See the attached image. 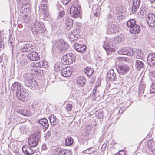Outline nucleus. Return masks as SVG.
<instances>
[{
	"instance_id": "f257e3e1",
	"label": "nucleus",
	"mask_w": 155,
	"mask_h": 155,
	"mask_svg": "<svg viewBox=\"0 0 155 155\" xmlns=\"http://www.w3.org/2000/svg\"><path fill=\"white\" fill-rule=\"evenodd\" d=\"M31 74L26 73L23 75V78L25 79V86L31 89L34 90L37 86V84L35 80L32 78Z\"/></svg>"
},
{
	"instance_id": "f03ea898",
	"label": "nucleus",
	"mask_w": 155,
	"mask_h": 155,
	"mask_svg": "<svg viewBox=\"0 0 155 155\" xmlns=\"http://www.w3.org/2000/svg\"><path fill=\"white\" fill-rule=\"evenodd\" d=\"M75 59L76 57L75 55L71 53H70L62 56L61 62L64 65H68L75 62Z\"/></svg>"
},
{
	"instance_id": "7ed1b4c3",
	"label": "nucleus",
	"mask_w": 155,
	"mask_h": 155,
	"mask_svg": "<svg viewBox=\"0 0 155 155\" xmlns=\"http://www.w3.org/2000/svg\"><path fill=\"white\" fill-rule=\"evenodd\" d=\"M41 135L38 132H35L29 138L28 140V145L33 147H35L38 144L40 140Z\"/></svg>"
},
{
	"instance_id": "20e7f679",
	"label": "nucleus",
	"mask_w": 155,
	"mask_h": 155,
	"mask_svg": "<svg viewBox=\"0 0 155 155\" xmlns=\"http://www.w3.org/2000/svg\"><path fill=\"white\" fill-rule=\"evenodd\" d=\"M31 29L34 33L39 34L44 32L45 30V26L41 22L36 21Z\"/></svg>"
},
{
	"instance_id": "39448f33",
	"label": "nucleus",
	"mask_w": 155,
	"mask_h": 155,
	"mask_svg": "<svg viewBox=\"0 0 155 155\" xmlns=\"http://www.w3.org/2000/svg\"><path fill=\"white\" fill-rule=\"evenodd\" d=\"M81 12V6L79 5L74 4L70 9V14L71 17L74 18H78L80 16Z\"/></svg>"
},
{
	"instance_id": "423d86ee",
	"label": "nucleus",
	"mask_w": 155,
	"mask_h": 155,
	"mask_svg": "<svg viewBox=\"0 0 155 155\" xmlns=\"http://www.w3.org/2000/svg\"><path fill=\"white\" fill-rule=\"evenodd\" d=\"M54 45L62 52L65 51L69 47L68 45L62 39L56 40Z\"/></svg>"
},
{
	"instance_id": "0eeeda50",
	"label": "nucleus",
	"mask_w": 155,
	"mask_h": 155,
	"mask_svg": "<svg viewBox=\"0 0 155 155\" xmlns=\"http://www.w3.org/2000/svg\"><path fill=\"white\" fill-rule=\"evenodd\" d=\"M109 22V27L107 28V33L109 34L116 33L117 31V24L113 21L110 20Z\"/></svg>"
},
{
	"instance_id": "6e6552de",
	"label": "nucleus",
	"mask_w": 155,
	"mask_h": 155,
	"mask_svg": "<svg viewBox=\"0 0 155 155\" xmlns=\"http://www.w3.org/2000/svg\"><path fill=\"white\" fill-rule=\"evenodd\" d=\"M116 69L119 74L124 75L129 71L130 67L125 64L119 65L117 67Z\"/></svg>"
},
{
	"instance_id": "1a4fd4ad",
	"label": "nucleus",
	"mask_w": 155,
	"mask_h": 155,
	"mask_svg": "<svg viewBox=\"0 0 155 155\" xmlns=\"http://www.w3.org/2000/svg\"><path fill=\"white\" fill-rule=\"evenodd\" d=\"M103 47L108 54L110 52H114L115 51V48L116 47V45L115 44H112L110 42H105L103 45Z\"/></svg>"
},
{
	"instance_id": "9d476101",
	"label": "nucleus",
	"mask_w": 155,
	"mask_h": 155,
	"mask_svg": "<svg viewBox=\"0 0 155 155\" xmlns=\"http://www.w3.org/2000/svg\"><path fill=\"white\" fill-rule=\"evenodd\" d=\"M119 54L124 55H127L129 56H131L134 54L133 49L130 48H124L118 51Z\"/></svg>"
},
{
	"instance_id": "9b49d317",
	"label": "nucleus",
	"mask_w": 155,
	"mask_h": 155,
	"mask_svg": "<svg viewBox=\"0 0 155 155\" xmlns=\"http://www.w3.org/2000/svg\"><path fill=\"white\" fill-rule=\"evenodd\" d=\"M27 89L23 88L21 91L17 92L16 94L17 97L20 100L24 101L28 92Z\"/></svg>"
},
{
	"instance_id": "f8f14e48",
	"label": "nucleus",
	"mask_w": 155,
	"mask_h": 155,
	"mask_svg": "<svg viewBox=\"0 0 155 155\" xmlns=\"http://www.w3.org/2000/svg\"><path fill=\"white\" fill-rule=\"evenodd\" d=\"M147 20L149 26L152 27L155 26V15L154 14L152 13L148 14Z\"/></svg>"
},
{
	"instance_id": "ddd939ff",
	"label": "nucleus",
	"mask_w": 155,
	"mask_h": 155,
	"mask_svg": "<svg viewBox=\"0 0 155 155\" xmlns=\"http://www.w3.org/2000/svg\"><path fill=\"white\" fill-rule=\"evenodd\" d=\"M38 123L41 125V127L43 129L44 132L48 128L49 125L48 121L45 118H42L38 121Z\"/></svg>"
},
{
	"instance_id": "4468645a",
	"label": "nucleus",
	"mask_w": 155,
	"mask_h": 155,
	"mask_svg": "<svg viewBox=\"0 0 155 155\" xmlns=\"http://www.w3.org/2000/svg\"><path fill=\"white\" fill-rule=\"evenodd\" d=\"M22 150L23 153L27 155H30L35 153V150L27 145H24L22 148Z\"/></svg>"
},
{
	"instance_id": "2eb2a0df",
	"label": "nucleus",
	"mask_w": 155,
	"mask_h": 155,
	"mask_svg": "<svg viewBox=\"0 0 155 155\" xmlns=\"http://www.w3.org/2000/svg\"><path fill=\"white\" fill-rule=\"evenodd\" d=\"M20 50L23 52H28L33 50V46L31 44L26 43L20 47Z\"/></svg>"
},
{
	"instance_id": "dca6fc26",
	"label": "nucleus",
	"mask_w": 155,
	"mask_h": 155,
	"mask_svg": "<svg viewBox=\"0 0 155 155\" xmlns=\"http://www.w3.org/2000/svg\"><path fill=\"white\" fill-rule=\"evenodd\" d=\"M147 62L148 64L150 66L155 65V53H152L149 54L147 57Z\"/></svg>"
},
{
	"instance_id": "f3484780",
	"label": "nucleus",
	"mask_w": 155,
	"mask_h": 155,
	"mask_svg": "<svg viewBox=\"0 0 155 155\" xmlns=\"http://www.w3.org/2000/svg\"><path fill=\"white\" fill-rule=\"evenodd\" d=\"M27 57L29 59L32 61H35L39 60L40 57L38 53L35 51L31 52L27 55Z\"/></svg>"
},
{
	"instance_id": "a211bd4d",
	"label": "nucleus",
	"mask_w": 155,
	"mask_h": 155,
	"mask_svg": "<svg viewBox=\"0 0 155 155\" xmlns=\"http://www.w3.org/2000/svg\"><path fill=\"white\" fill-rule=\"evenodd\" d=\"M107 76L111 81L117 80V77L113 69H110L107 72Z\"/></svg>"
},
{
	"instance_id": "6ab92c4d",
	"label": "nucleus",
	"mask_w": 155,
	"mask_h": 155,
	"mask_svg": "<svg viewBox=\"0 0 155 155\" xmlns=\"http://www.w3.org/2000/svg\"><path fill=\"white\" fill-rule=\"evenodd\" d=\"M74 48L77 51L81 53L84 52L86 49L85 45H79L77 43L74 44Z\"/></svg>"
},
{
	"instance_id": "aec40b11",
	"label": "nucleus",
	"mask_w": 155,
	"mask_h": 155,
	"mask_svg": "<svg viewBox=\"0 0 155 155\" xmlns=\"http://www.w3.org/2000/svg\"><path fill=\"white\" fill-rule=\"evenodd\" d=\"M140 0H133L132 11L134 14H136V12L139 8L140 5Z\"/></svg>"
},
{
	"instance_id": "412c9836",
	"label": "nucleus",
	"mask_w": 155,
	"mask_h": 155,
	"mask_svg": "<svg viewBox=\"0 0 155 155\" xmlns=\"http://www.w3.org/2000/svg\"><path fill=\"white\" fill-rule=\"evenodd\" d=\"M11 89L13 93L15 92L16 94L17 92L21 89V84L19 83L16 82L12 85Z\"/></svg>"
},
{
	"instance_id": "4be33fe9",
	"label": "nucleus",
	"mask_w": 155,
	"mask_h": 155,
	"mask_svg": "<svg viewBox=\"0 0 155 155\" xmlns=\"http://www.w3.org/2000/svg\"><path fill=\"white\" fill-rule=\"evenodd\" d=\"M55 150L57 155H72L71 151L68 150H60L57 148Z\"/></svg>"
},
{
	"instance_id": "5701e85b",
	"label": "nucleus",
	"mask_w": 155,
	"mask_h": 155,
	"mask_svg": "<svg viewBox=\"0 0 155 155\" xmlns=\"http://www.w3.org/2000/svg\"><path fill=\"white\" fill-rule=\"evenodd\" d=\"M51 124L53 126H54L57 124L59 122L58 119L57 118L56 116L54 114H51L49 117Z\"/></svg>"
},
{
	"instance_id": "b1692460",
	"label": "nucleus",
	"mask_w": 155,
	"mask_h": 155,
	"mask_svg": "<svg viewBox=\"0 0 155 155\" xmlns=\"http://www.w3.org/2000/svg\"><path fill=\"white\" fill-rule=\"evenodd\" d=\"M61 75L64 77H68L72 74L71 71L68 68L63 69L61 72Z\"/></svg>"
},
{
	"instance_id": "393cba45",
	"label": "nucleus",
	"mask_w": 155,
	"mask_h": 155,
	"mask_svg": "<svg viewBox=\"0 0 155 155\" xmlns=\"http://www.w3.org/2000/svg\"><path fill=\"white\" fill-rule=\"evenodd\" d=\"M140 29L139 26L136 24L131 28H130V31L132 34H138L140 31Z\"/></svg>"
},
{
	"instance_id": "a878e982",
	"label": "nucleus",
	"mask_w": 155,
	"mask_h": 155,
	"mask_svg": "<svg viewBox=\"0 0 155 155\" xmlns=\"http://www.w3.org/2000/svg\"><path fill=\"white\" fill-rule=\"evenodd\" d=\"M124 40V36L123 35L120 34L115 37L114 39V42L116 44L120 43Z\"/></svg>"
},
{
	"instance_id": "bb28decb",
	"label": "nucleus",
	"mask_w": 155,
	"mask_h": 155,
	"mask_svg": "<svg viewBox=\"0 0 155 155\" xmlns=\"http://www.w3.org/2000/svg\"><path fill=\"white\" fill-rule=\"evenodd\" d=\"M65 22L66 28L69 30L72 27L73 21L71 19L66 18L65 19Z\"/></svg>"
},
{
	"instance_id": "cd10ccee",
	"label": "nucleus",
	"mask_w": 155,
	"mask_h": 155,
	"mask_svg": "<svg viewBox=\"0 0 155 155\" xmlns=\"http://www.w3.org/2000/svg\"><path fill=\"white\" fill-rule=\"evenodd\" d=\"M84 72L87 76L90 77L92 75L94 72V70L92 68H91L87 66L84 69Z\"/></svg>"
},
{
	"instance_id": "c85d7f7f",
	"label": "nucleus",
	"mask_w": 155,
	"mask_h": 155,
	"mask_svg": "<svg viewBox=\"0 0 155 155\" xmlns=\"http://www.w3.org/2000/svg\"><path fill=\"white\" fill-rule=\"evenodd\" d=\"M86 80L85 78L83 77H78L77 81V84L81 86H83L85 84Z\"/></svg>"
},
{
	"instance_id": "c756f323",
	"label": "nucleus",
	"mask_w": 155,
	"mask_h": 155,
	"mask_svg": "<svg viewBox=\"0 0 155 155\" xmlns=\"http://www.w3.org/2000/svg\"><path fill=\"white\" fill-rule=\"evenodd\" d=\"M144 64L141 61L137 60L135 61V67L137 70H139L144 67Z\"/></svg>"
},
{
	"instance_id": "7c9ffc66",
	"label": "nucleus",
	"mask_w": 155,
	"mask_h": 155,
	"mask_svg": "<svg viewBox=\"0 0 155 155\" xmlns=\"http://www.w3.org/2000/svg\"><path fill=\"white\" fill-rule=\"evenodd\" d=\"M142 51L139 49H136V51H134V54L133 55H136V58L137 59H141L143 58V54L141 53Z\"/></svg>"
},
{
	"instance_id": "2f4dec72",
	"label": "nucleus",
	"mask_w": 155,
	"mask_h": 155,
	"mask_svg": "<svg viewBox=\"0 0 155 155\" xmlns=\"http://www.w3.org/2000/svg\"><path fill=\"white\" fill-rule=\"evenodd\" d=\"M77 35V33H75L74 31H73L69 33L68 38L72 42L75 41V39L74 38H77L78 37Z\"/></svg>"
},
{
	"instance_id": "473e14b6",
	"label": "nucleus",
	"mask_w": 155,
	"mask_h": 155,
	"mask_svg": "<svg viewBox=\"0 0 155 155\" xmlns=\"http://www.w3.org/2000/svg\"><path fill=\"white\" fill-rule=\"evenodd\" d=\"M73 142V138L70 136H68L65 139V145L67 146L71 145Z\"/></svg>"
},
{
	"instance_id": "72a5a7b5",
	"label": "nucleus",
	"mask_w": 155,
	"mask_h": 155,
	"mask_svg": "<svg viewBox=\"0 0 155 155\" xmlns=\"http://www.w3.org/2000/svg\"><path fill=\"white\" fill-rule=\"evenodd\" d=\"M31 106L34 110H37L39 107L38 106V102L36 100H34L32 103Z\"/></svg>"
},
{
	"instance_id": "f704fd0d",
	"label": "nucleus",
	"mask_w": 155,
	"mask_h": 155,
	"mask_svg": "<svg viewBox=\"0 0 155 155\" xmlns=\"http://www.w3.org/2000/svg\"><path fill=\"white\" fill-rule=\"evenodd\" d=\"M127 26L131 28L136 24L135 20L134 19H130L127 22Z\"/></svg>"
},
{
	"instance_id": "c9c22d12",
	"label": "nucleus",
	"mask_w": 155,
	"mask_h": 155,
	"mask_svg": "<svg viewBox=\"0 0 155 155\" xmlns=\"http://www.w3.org/2000/svg\"><path fill=\"white\" fill-rule=\"evenodd\" d=\"M61 65L59 62H57L56 63L54 66V70L56 72H58L60 71L62 69L61 66Z\"/></svg>"
},
{
	"instance_id": "e433bc0d",
	"label": "nucleus",
	"mask_w": 155,
	"mask_h": 155,
	"mask_svg": "<svg viewBox=\"0 0 155 155\" xmlns=\"http://www.w3.org/2000/svg\"><path fill=\"white\" fill-rule=\"evenodd\" d=\"M32 73L36 75L41 76L43 74V71L41 70L37 69L36 70H32Z\"/></svg>"
},
{
	"instance_id": "4c0bfd02",
	"label": "nucleus",
	"mask_w": 155,
	"mask_h": 155,
	"mask_svg": "<svg viewBox=\"0 0 155 155\" xmlns=\"http://www.w3.org/2000/svg\"><path fill=\"white\" fill-rule=\"evenodd\" d=\"M17 112L24 116H28L29 114V112L28 110H19Z\"/></svg>"
},
{
	"instance_id": "58836bf2",
	"label": "nucleus",
	"mask_w": 155,
	"mask_h": 155,
	"mask_svg": "<svg viewBox=\"0 0 155 155\" xmlns=\"http://www.w3.org/2000/svg\"><path fill=\"white\" fill-rule=\"evenodd\" d=\"M139 91L140 94H143L144 92V89L145 88L146 86L145 84L142 83L140 84L139 86Z\"/></svg>"
},
{
	"instance_id": "ea45409f",
	"label": "nucleus",
	"mask_w": 155,
	"mask_h": 155,
	"mask_svg": "<svg viewBox=\"0 0 155 155\" xmlns=\"http://www.w3.org/2000/svg\"><path fill=\"white\" fill-rule=\"evenodd\" d=\"M99 92V91L97 90V87H96L94 89L93 91V98L95 99V98L98 96V93Z\"/></svg>"
},
{
	"instance_id": "a19ab883",
	"label": "nucleus",
	"mask_w": 155,
	"mask_h": 155,
	"mask_svg": "<svg viewBox=\"0 0 155 155\" xmlns=\"http://www.w3.org/2000/svg\"><path fill=\"white\" fill-rule=\"evenodd\" d=\"M146 14V12L144 9H141L138 13L139 15L141 18H142L143 16H144Z\"/></svg>"
},
{
	"instance_id": "79ce46f5",
	"label": "nucleus",
	"mask_w": 155,
	"mask_h": 155,
	"mask_svg": "<svg viewBox=\"0 0 155 155\" xmlns=\"http://www.w3.org/2000/svg\"><path fill=\"white\" fill-rule=\"evenodd\" d=\"M65 12L63 10L59 11V13L57 16V18L60 19L63 18L65 15Z\"/></svg>"
},
{
	"instance_id": "37998d69",
	"label": "nucleus",
	"mask_w": 155,
	"mask_h": 155,
	"mask_svg": "<svg viewBox=\"0 0 155 155\" xmlns=\"http://www.w3.org/2000/svg\"><path fill=\"white\" fill-rule=\"evenodd\" d=\"M150 92L151 93L155 92V83H153L150 87Z\"/></svg>"
},
{
	"instance_id": "c03bdc74",
	"label": "nucleus",
	"mask_w": 155,
	"mask_h": 155,
	"mask_svg": "<svg viewBox=\"0 0 155 155\" xmlns=\"http://www.w3.org/2000/svg\"><path fill=\"white\" fill-rule=\"evenodd\" d=\"M81 27L80 26L77 25L75 27V28L74 29L73 31H74L75 33H77V35L79 34V31L81 30Z\"/></svg>"
},
{
	"instance_id": "a18cd8bd",
	"label": "nucleus",
	"mask_w": 155,
	"mask_h": 155,
	"mask_svg": "<svg viewBox=\"0 0 155 155\" xmlns=\"http://www.w3.org/2000/svg\"><path fill=\"white\" fill-rule=\"evenodd\" d=\"M27 61V59L26 58L22 59L20 61V64L22 66H24L26 64Z\"/></svg>"
},
{
	"instance_id": "49530a36",
	"label": "nucleus",
	"mask_w": 155,
	"mask_h": 155,
	"mask_svg": "<svg viewBox=\"0 0 155 155\" xmlns=\"http://www.w3.org/2000/svg\"><path fill=\"white\" fill-rule=\"evenodd\" d=\"M72 105L71 104H68L66 106V109L67 111H70L71 110Z\"/></svg>"
},
{
	"instance_id": "de8ad7c7",
	"label": "nucleus",
	"mask_w": 155,
	"mask_h": 155,
	"mask_svg": "<svg viewBox=\"0 0 155 155\" xmlns=\"http://www.w3.org/2000/svg\"><path fill=\"white\" fill-rule=\"evenodd\" d=\"M91 148H90L83 151V152L86 154H90L93 153V151L91 150Z\"/></svg>"
},
{
	"instance_id": "09e8293b",
	"label": "nucleus",
	"mask_w": 155,
	"mask_h": 155,
	"mask_svg": "<svg viewBox=\"0 0 155 155\" xmlns=\"http://www.w3.org/2000/svg\"><path fill=\"white\" fill-rule=\"evenodd\" d=\"M115 11L116 14H119L120 13H122L123 12V11L121 10V9L119 7H116L115 9Z\"/></svg>"
},
{
	"instance_id": "8fccbe9b",
	"label": "nucleus",
	"mask_w": 155,
	"mask_h": 155,
	"mask_svg": "<svg viewBox=\"0 0 155 155\" xmlns=\"http://www.w3.org/2000/svg\"><path fill=\"white\" fill-rule=\"evenodd\" d=\"M107 145V143H104L102 146L101 148V150L102 151H104L106 148Z\"/></svg>"
},
{
	"instance_id": "3c124183",
	"label": "nucleus",
	"mask_w": 155,
	"mask_h": 155,
	"mask_svg": "<svg viewBox=\"0 0 155 155\" xmlns=\"http://www.w3.org/2000/svg\"><path fill=\"white\" fill-rule=\"evenodd\" d=\"M126 108V107H121L118 111L119 113L120 114H122L125 110Z\"/></svg>"
},
{
	"instance_id": "603ef678",
	"label": "nucleus",
	"mask_w": 155,
	"mask_h": 155,
	"mask_svg": "<svg viewBox=\"0 0 155 155\" xmlns=\"http://www.w3.org/2000/svg\"><path fill=\"white\" fill-rule=\"evenodd\" d=\"M96 117L98 118H101L103 117V114L102 113L98 112L96 114Z\"/></svg>"
},
{
	"instance_id": "864d4df0",
	"label": "nucleus",
	"mask_w": 155,
	"mask_h": 155,
	"mask_svg": "<svg viewBox=\"0 0 155 155\" xmlns=\"http://www.w3.org/2000/svg\"><path fill=\"white\" fill-rule=\"evenodd\" d=\"M56 8L59 11H61V10H63V8L62 7V6L59 4L56 5Z\"/></svg>"
},
{
	"instance_id": "5fc2aeb1",
	"label": "nucleus",
	"mask_w": 155,
	"mask_h": 155,
	"mask_svg": "<svg viewBox=\"0 0 155 155\" xmlns=\"http://www.w3.org/2000/svg\"><path fill=\"white\" fill-rule=\"evenodd\" d=\"M41 7L43 10H45L47 8V5L45 4H42L41 5Z\"/></svg>"
},
{
	"instance_id": "6e6d98bb",
	"label": "nucleus",
	"mask_w": 155,
	"mask_h": 155,
	"mask_svg": "<svg viewBox=\"0 0 155 155\" xmlns=\"http://www.w3.org/2000/svg\"><path fill=\"white\" fill-rule=\"evenodd\" d=\"M40 62V63L41 65V67H45V63L43 61H41Z\"/></svg>"
},
{
	"instance_id": "4d7b16f0",
	"label": "nucleus",
	"mask_w": 155,
	"mask_h": 155,
	"mask_svg": "<svg viewBox=\"0 0 155 155\" xmlns=\"http://www.w3.org/2000/svg\"><path fill=\"white\" fill-rule=\"evenodd\" d=\"M48 149L47 145L45 144H43L42 146V149L45 150H46Z\"/></svg>"
},
{
	"instance_id": "13d9d810",
	"label": "nucleus",
	"mask_w": 155,
	"mask_h": 155,
	"mask_svg": "<svg viewBox=\"0 0 155 155\" xmlns=\"http://www.w3.org/2000/svg\"><path fill=\"white\" fill-rule=\"evenodd\" d=\"M71 0H61L64 5H66Z\"/></svg>"
},
{
	"instance_id": "bf43d9fd",
	"label": "nucleus",
	"mask_w": 155,
	"mask_h": 155,
	"mask_svg": "<svg viewBox=\"0 0 155 155\" xmlns=\"http://www.w3.org/2000/svg\"><path fill=\"white\" fill-rule=\"evenodd\" d=\"M25 6V7H26L25 9L26 10L28 9V10H29L30 8V6L29 5H27L26 4V5H24L23 6V7H24Z\"/></svg>"
},
{
	"instance_id": "052dcab7",
	"label": "nucleus",
	"mask_w": 155,
	"mask_h": 155,
	"mask_svg": "<svg viewBox=\"0 0 155 155\" xmlns=\"http://www.w3.org/2000/svg\"><path fill=\"white\" fill-rule=\"evenodd\" d=\"M35 67H41V65H40V62H35Z\"/></svg>"
},
{
	"instance_id": "680f3d73",
	"label": "nucleus",
	"mask_w": 155,
	"mask_h": 155,
	"mask_svg": "<svg viewBox=\"0 0 155 155\" xmlns=\"http://www.w3.org/2000/svg\"><path fill=\"white\" fill-rule=\"evenodd\" d=\"M20 131L23 134H25L26 133V132L25 130H23V128L21 127L20 129Z\"/></svg>"
},
{
	"instance_id": "e2e57ef3",
	"label": "nucleus",
	"mask_w": 155,
	"mask_h": 155,
	"mask_svg": "<svg viewBox=\"0 0 155 155\" xmlns=\"http://www.w3.org/2000/svg\"><path fill=\"white\" fill-rule=\"evenodd\" d=\"M51 131H48L46 133V136L49 137L51 135Z\"/></svg>"
},
{
	"instance_id": "0e129e2a",
	"label": "nucleus",
	"mask_w": 155,
	"mask_h": 155,
	"mask_svg": "<svg viewBox=\"0 0 155 155\" xmlns=\"http://www.w3.org/2000/svg\"><path fill=\"white\" fill-rule=\"evenodd\" d=\"M31 66L32 67H35V62H33L31 64Z\"/></svg>"
},
{
	"instance_id": "69168bd1",
	"label": "nucleus",
	"mask_w": 155,
	"mask_h": 155,
	"mask_svg": "<svg viewBox=\"0 0 155 155\" xmlns=\"http://www.w3.org/2000/svg\"><path fill=\"white\" fill-rule=\"evenodd\" d=\"M111 17H112L111 15L110 14H109L107 15V17L108 18V19L110 20V21H110V20L113 21L112 20H110V19L111 18Z\"/></svg>"
},
{
	"instance_id": "338daca9",
	"label": "nucleus",
	"mask_w": 155,
	"mask_h": 155,
	"mask_svg": "<svg viewBox=\"0 0 155 155\" xmlns=\"http://www.w3.org/2000/svg\"><path fill=\"white\" fill-rule=\"evenodd\" d=\"M125 58L123 57H119L117 58V60H124Z\"/></svg>"
},
{
	"instance_id": "774afa93",
	"label": "nucleus",
	"mask_w": 155,
	"mask_h": 155,
	"mask_svg": "<svg viewBox=\"0 0 155 155\" xmlns=\"http://www.w3.org/2000/svg\"><path fill=\"white\" fill-rule=\"evenodd\" d=\"M23 18H24V19H27V20H28V21L29 20H28V18H29V17H27V15H24V17H23Z\"/></svg>"
}]
</instances>
